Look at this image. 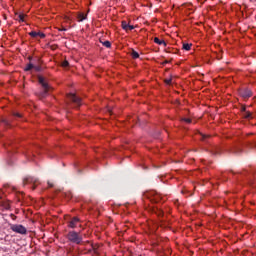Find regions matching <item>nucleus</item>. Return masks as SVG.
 <instances>
[{
	"label": "nucleus",
	"mask_w": 256,
	"mask_h": 256,
	"mask_svg": "<svg viewBox=\"0 0 256 256\" xmlns=\"http://www.w3.org/2000/svg\"><path fill=\"white\" fill-rule=\"evenodd\" d=\"M102 45L104 47H107V49H111V42L110 41H104V42H102Z\"/></svg>",
	"instance_id": "obj_19"
},
{
	"label": "nucleus",
	"mask_w": 256,
	"mask_h": 256,
	"mask_svg": "<svg viewBox=\"0 0 256 256\" xmlns=\"http://www.w3.org/2000/svg\"><path fill=\"white\" fill-rule=\"evenodd\" d=\"M248 147H256V142H247Z\"/></svg>",
	"instance_id": "obj_23"
},
{
	"label": "nucleus",
	"mask_w": 256,
	"mask_h": 256,
	"mask_svg": "<svg viewBox=\"0 0 256 256\" xmlns=\"http://www.w3.org/2000/svg\"><path fill=\"white\" fill-rule=\"evenodd\" d=\"M182 121H185V123H191V119L190 118H183Z\"/></svg>",
	"instance_id": "obj_28"
},
{
	"label": "nucleus",
	"mask_w": 256,
	"mask_h": 256,
	"mask_svg": "<svg viewBox=\"0 0 256 256\" xmlns=\"http://www.w3.org/2000/svg\"><path fill=\"white\" fill-rule=\"evenodd\" d=\"M29 35H30V37H33V38L40 37V39H45V33H43V32L31 31V32H29Z\"/></svg>",
	"instance_id": "obj_7"
},
{
	"label": "nucleus",
	"mask_w": 256,
	"mask_h": 256,
	"mask_svg": "<svg viewBox=\"0 0 256 256\" xmlns=\"http://www.w3.org/2000/svg\"><path fill=\"white\" fill-rule=\"evenodd\" d=\"M121 27L124 29V31H133V29H135V26L129 25L127 21H122Z\"/></svg>",
	"instance_id": "obj_6"
},
{
	"label": "nucleus",
	"mask_w": 256,
	"mask_h": 256,
	"mask_svg": "<svg viewBox=\"0 0 256 256\" xmlns=\"http://www.w3.org/2000/svg\"><path fill=\"white\" fill-rule=\"evenodd\" d=\"M92 249H93V251H94V253H95L96 255L99 254V251H97V249H98L97 245H93V246H92Z\"/></svg>",
	"instance_id": "obj_22"
},
{
	"label": "nucleus",
	"mask_w": 256,
	"mask_h": 256,
	"mask_svg": "<svg viewBox=\"0 0 256 256\" xmlns=\"http://www.w3.org/2000/svg\"><path fill=\"white\" fill-rule=\"evenodd\" d=\"M68 99H69V101L74 103V105H76V107H81V98L79 96H76L75 94L70 93V94H68Z\"/></svg>",
	"instance_id": "obj_4"
},
{
	"label": "nucleus",
	"mask_w": 256,
	"mask_h": 256,
	"mask_svg": "<svg viewBox=\"0 0 256 256\" xmlns=\"http://www.w3.org/2000/svg\"><path fill=\"white\" fill-rule=\"evenodd\" d=\"M212 155H221L223 150L220 147H215L211 150Z\"/></svg>",
	"instance_id": "obj_10"
},
{
	"label": "nucleus",
	"mask_w": 256,
	"mask_h": 256,
	"mask_svg": "<svg viewBox=\"0 0 256 256\" xmlns=\"http://www.w3.org/2000/svg\"><path fill=\"white\" fill-rule=\"evenodd\" d=\"M13 115H14V117H18V118L22 117V115L19 112H15Z\"/></svg>",
	"instance_id": "obj_27"
},
{
	"label": "nucleus",
	"mask_w": 256,
	"mask_h": 256,
	"mask_svg": "<svg viewBox=\"0 0 256 256\" xmlns=\"http://www.w3.org/2000/svg\"><path fill=\"white\" fill-rule=\"evenodd\" d=\"M247 112V108L245 106L241 107V113L244 114Z\"/></svg>",
	"instance_id": "obj_26"
},
{
	"label": "nucleus",
	"mask_w": 256,
	"mask_h": 256,
	"mask_svg": "<svg viewBox=\"0 0 256 256\" xmlns=\"http://www.w3.org/2000/svg\"><path fill=\"white\" fill-rule=\"evenodd\" d=\"M18 201H21V198H18Z\"/></svg>",
	"instance_id": "obj_37"
},
{
	"label": "nucleus",
	"mask_w": 256,
	"mask_h": 256,
	"mask_svg": "<svg viewBox=\"0 0 256 256\" xmlns=\"http://www.w3.org/2000/svg\"><path fill=\"white\" fill-rule=\"evenodd\" d=\"M29 183H37V179L33 177H27L23 180L24 185H29Z\"/></svg>",
	"instance_id": "obj_9"
},
{
	"label": "nucleus",
	"mask_w": 256,
	"mask_h": 256,
	"mask_svg": "<svg viewBox=\"0 0 256 256\" xmlns=\"http://www.w3.org/2000/svg\"><path fill=\"white\" fill-rule=\"evenodd\" d=\"M192 44L184 43L182 49L185 51H191Z\"/></svg>",
	"instance_id": "obj_17"
},
{
	"label": "nucleus",
	"mask_w": 256,
	"mask_h": 256,
	"mask_svg": "<svg viewBox=\"0 0 256 256\" xmlns=\"http://www.w3.org/2000/svg\"><path fill=\"white\" fill-rule=\"evenodd\" d=\"M32 189H35V186H33Z\"/></svg>",
	"instance_id": "obj_38"
},
{
	"label": "nucleus",
	"mask_w": 256,
	"mask_h": 256,
	"mask_svg": "<svg viewBox=\"0 0 256 256\" xmlns=\"http://www.w3.org/2000/svg\"><path fill=\"white\" fill-rule=\"evenodd\" d=\"M11 231L18 233L19 235H27V228L21 224H12L10 226Z\"/></svg>",
	"instance_id": "obj_3"
},
{
	"label": "nucleus",
	"mask_w": 256,
	"mask_h": 256,
	"mask_svg": "<svg viewBox=\"0 0 256 256\" xmlns=\"http://www.w3.org/2000/svg\"><path fill=\"white\" fill-rule=\"evenodd\" d=\"M173 80L170 78V79H165L164 80V83H166V85H171V82H172Z\"/></svg>",
	"instance_id": "obj_24"
},
{
	"label": "nucleus",
	"mask_w": 256,
	"mask_h": 256,
	"mask_svg": "<svg viewBox=\"0 0 256 256\" xmlns=\"http://www.w3.org/2000/svg\"><path fill=\"white\" fill-rule=\"evenodd\" d=\"M28 59H29V61H31L33 59V57L29 56Z\"/></svg>",
	"instance_id": "obj_35"
},
{
	"label": "nucleus",
	"mask_w": 256,
	"mask_h": 256,
	"mask_svg": "<svg viewBox=\"0 0 256 256\" xmlns=\"http://www.w3.org/2000/svg\"><path fill=\"white\" fill-rule=\"evenodd\" d=\"M239 94L243 97V99H249V97L253 95V93L249 89H242L240 90Z\"/></svg>",
	"instance_id": "obj_5"
},
{
	"label": "nucleus",
	"mask_w": 256,
	"mask_h": 256,
	"mask_svg": "<svg viewBox=\"0 0 256 256\" xmlns=\"http://www.w3.org/2000/svg\"><path fill=\"white\" fill-rule=\"evenodd\" d=\"M48 185H49V187H53V184H51V183H48Z\"/></svg>",
	"instance_id": "obj_36"
},
{
	"label": "nucleus",
	"mask_w": 256,
	"mask_h": 256,
	"mask_svg": "<svg viewBox=\"0 0 256 256\" xmlns=\"http://www.w3.org/2000/svg\"><path fill=\"white\" fill-rule=\"evenodd\" d=\"M154 203H159L161 201V195L159 194H154V198L152 199Z\"/></svg>",
	"instance_id": "obj_18"
},
{
	"label": "nucleus",
	"mask_w": 256,
	"mask_h": 256,
	"mask_svg": "<svg viewBox=\"0 0 256 256\" xmlns=\"http://www.w3.org/2000/svg\"><path fill=\"white\" fill-rule=\"evenodd\" d=\"M78 223H79V218L73 217L71 219V221L69 222L68 227H70V229H75V227H77Z\"/></svg>",
	"instance_id": "obj_8"
},
{
	"label": "nucleus",
	"mask_w": 256,
	"mask_h": 256,
	"mask_svg": "<svg viewBox=\"0 0 256 256\" xmlns=\"http://www.w3.org/2000/svg\"><path fill=\"white\" fill-rule=\"evenodd\" d=\"M34 65L32 63L27 64L26 68L24 69V71H31V69H34Z\"/></svg>",
	"instance_id": "obj_20"
},
{
	"label": "nucleus",
	"mask_w": 256,
	"mask_h": 256,
	"mask_svg": "<svg viewBox=\"0 0 256 256\" xmlns=\"http://www.w3.org/2000/svg\"><path fill=\"white\" fill-rule=\"evenodd\" d=\"M18 21H19L20 23H23V21H25V14H20V15L18 16Z\"/></svg>",
	"instance_id": "obj_21"
},
{
	"label": "nucleus",
	"mask_w": 256,
	"mask_h": 256,
	"mask_svg": "<svg viewBox=\"0 0 256 256\" xmlns=\"http://www.w3.org/2000/svg\"><path fill=\"white\" fill-rule=\"evenodd\" d=\"M242 117H244V119H253V114L250 111H246L242 114Z\"/></svg>",
	"instance_id": "obj_13"
},
{
	"label": "nucleus",
	"mask_w": 256,
	"mask_h": 256,
	"mask_svg": "<svg viewBox=\"0 0 256 256\" xmlns=\"http://www.w3.org/2000/svg\"><path fill=\"white\" fill-rule=\"evenodd\" d=\"M153 213H155L156 215H158V217H163L164 213L163 210L159 209V208H154L153 209Z\"/></svg>",
	"instance_id": "obj_14"
},
{
	"label": "nucleus",
	"mask_w": 256,
	"mask_h": 256,
	"mask_svg": "<svg viewBox=\"0 0 256 256\" xmlns=\"http://www.w3.org/2000/svg\"><path fill=\"white\" fill-rule=\"evenodd\" d=\"M38 82L41 85V87L43 88V91L40 92L38 94V96L40 99H45V97H47L51 87L49 86V84L47 83V80H45V78L43 76H38Z\"/></svg>",
	"instance_id": "obj_1"
},
{
	"label": "nucleus",
	"mask_w": 256,
	"mask_h": 256,
	"mask_svg": "<svg viewBox=\"0 0 256 256\" xmlns=\"http://www.w3.org/2000/svg\"><path fill=\"white\" fill-rule=\"evenodd\" d=\"M200 135H201V137H202V138H201L202 141H205V139H207V138L209 137V136L204 135V134H200Z\"/></svg>",
	"instance_id": "obj_29"
},
{
	"label": "nucleus",
	"mask_w": 256,
	"mask_h": 256,
	"mask_svg": "<svg viewBox=\"0 0 256 256\" xmlns=\"http://www.w3.org/2000/svg\"><path fill=\"white\" fill-rule=\"evenodd\" d=\"M34 69H35L36 71H41V66H34Z\"/></svg>",
	"instance_id": "obj_30"
},
{
	"label": "nucleus",
	"mask_w": 256,
	"mask_h": 256,
	"mask_svg": "<svg viewBox=\"0 0 256 256\" xmlns=\"http://www.w3.org/2000/svg\"><path fill=\"white\" fill-rule=\"evenodd\" d=\"M60 31H67V29H65V28H62V29H60Z\"/></svg>",
	"instance_id": "obj_34"
},
{
	"label": "nucleus",
	"mask_w": 256,
	"mask_h": 256,
	"mask_svg": "<svg viewBox=\"0 0 256 256\" xmlns=\"http://www.w3.org/2000/svg\"><path fill=\"white\" fill-rule=\"evenodd\" d=\"M69 65V61L65 60L62 62V67H67Z\"/></svg>",
	"instance_id": "obj_25"
},
{
	"label": "nucleus",
	"mask_w": 256,
	"mask_h": 256,
	"mask_svg": "<svg viewBox=\"0 0 256 256\" xmlns=\"http://www.w3.org/2000/svg\"><path fill=\"white\" fill-rule=\"evenodd\" d=\"M3 123H5V125H9V122L7 120H2Z\"/></svg>",
	"instance_id": "obj_32"
},
{
	"label": "nucleus",
	"mask_w": 256,
	"mask_h": 256,
	"mask_svg": "<svg viewBox=\"0 0 256 256\" xmlns=\"http://www.w3.org/2000/svg\"><path fill=\"white\" fill-rule=\"evenodd\" d=\"M167 63H169V61H164L162 65H167Z\"/></svg>",
	"instance_id": "obj_33"
},
{
	"label": "nucleus",
	"mask_w": 256,
	"mask_h": 256,
	"mask_svg": "<svg viewBox=\"0 0 256 256\" xmlns=\"http://www.w3.org/2000/svg\"><path fill=\"white\" fill-rule=\"evenodd\" d=\"M5 209H7V210L11 209V205L6 204V205H5Z\"/></svg>",
	"instance_id": "obj_31"
},
{
	"label": "nucleus",
	"mask_w": 256,
	"mask_h": 256,
	"mask_svg": "<svg viewBox=\"0 0 256 256\" xmlns=\"http://www.w3.org/2000/svg\"><path fill=\"white\" fill-rule=\"evenodd\" d=\"M130 55L132 59H139V52L135 51L134 49H132V51L130 52Z\"/></svg>",
	"instance_id": "obj_15"
},
{
	"label": "nucleus",
	"mask_w": 256,
	"mask_h": 256,
	"mask_svg": "<svg viewBox=\"0 0 256 256\" xmlns=\"http://www.w3.org/2000/svg\"><path fill=\"white\" fill-rule=\"evenodd\" d=\"M154 43H156L157 45H164V47H167V42H165V40H160L158 37L154 38Z\"/></svg>",
	"instance_id": "obj_12"
},
{
	"label": "nucleus",
	"mask_w": 256,
	"mask_h": 256,
	"mask_svg": "<svg viewBox=\"0 0 256 256\" xmlns=\"http://www.w3.org/2000/svg\"><path fill=\"white\" fill-rule=\"evenodd\" d=\"M85 19H87V15L86 14H83V13H78L77 14V21L79 23H81L82 21H85Z\"/></svg>",
	"instance_id": "obj_11"
},
{
	"label": "nucleus",
	"mask_w": 256,
	"mask_h": 256,
	"mask_svg": "<svg viewBox=\"0 0 256 256\" xmlns=\"http://www.w3.org/2000/svg\"><path fill=\"white\" fill-rule=\"evenodd\" d=\"M232 153H234V155H241V153H243V149L239 148V147H235L232 150Z\"/></svg>",
	"instance_id": "obj_16"
},
{
	"label": "nucleus",
	"mask_w": 256,
	"mask_h": 256,
	"mask_svg": "<svg viewBox=\"0 0 256 256\" xmlns=\"http://www.w3.org/2000/svg\"><path fill=\"white\" fill-rule=\"evenodd\" d=\"M67 239L68 241H70L71 243H75L76 245H81V243L83 242V236H81V233L76 231H70L67 234Z\"/></svg>",
	"instance_id": "obj_2"
}]
</instances>
